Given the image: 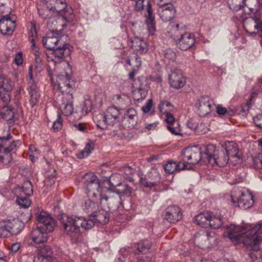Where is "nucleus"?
<instances>
[{
  "label": "nucleus",
  "mask_w": 262,
  "mask_h": 262,
  "mask_svg": "<svg viewBox=\"0 0 262 262\" xmlns=\"http://www.w3.org/2000/svg\"><path fill=\"white\" fill-rule=\"evenodd\" d=\"M147 16L146 20V24L147 29L150 35H154L156 31L155 15L153 14L151 4L149 1H147Z\"/></svg>",
  "instance_id": "25"
},
{
  "label": "nucleus",
  "mask_w": 262,
  "mask_h": 262,
  "mask_svg": "<svg viewBox=\"0 0 262 262\" xmlns=\"http://www.w3.org/2000/svg\"><path fill=\"white\" fill-rule=\"evenodd\" d=\"M204 156L206 158V161L212 166L216 165L220 167H224L229 160L228 156L223 149H216L213 144H209L207 146Z\"/></svg>",
  "instance_id": "7"
},
{
  "label": "nucleus",
  "mask_w": 262,
  "mask_h": 262,
  "mask_svg": "<svg viewBox=\"0 0 262 262\" xmlns=\"http://www.w3.org/2000/svg\"><path fill=\"white\" fill-rule=\"evenodd\" d=\"M164 115H165V120L167 123V125L172 124L174 123H176L177 125H178V122L176 121L175 118L171 113H168Z\"/></svg>",
  "instance_id": "51"
},
{
  "label": "nucleus",
  "mask_w": 262,
  "mask_h": 262,
  "mask_svg": "<svg viewBox=\"0 0 262 262\" xmlns=\"http://www.w3.org/2000/svg\"><path fill=\"white\" fill-rule=\"evenodd\" d=\"M57 82H58V88L62 92V96H63V94L69 91L72 93L73 89L70 84V76L69 75L67 74L58 76Z\"/></svg>",
  "instance_id": "23"
},
{
  "label": "nucleus",
  "mask_w": 262,
  "mask_h": 262,
  "mask_svg": "<svg viewBox=\"0 0 262 262\" xmlns=\"http://www.w3.org/2000/svg\"><path fill=\"white\" fill-rule=\"evenodd\" d=\"M168 80L170 86L176 89L182 88L186 84V78L180 70L172 71L168 76Z\"/></svg>",
  "instance_id": "14"
},
{
  "label": "nucleus",
  "mask_w": 262,
  "mask_h": 262,
  "mask_svg": "<svg viewBox=\"0 0 262 262\" xmlns=\"http://www.w3.org/2000/svg\"><path fill=\"white\" fill-rule=\"evenodd\" d=\"M150 247L151 244L147 240L141 241L137 245L138 252L142 254L146 253L149 251Z\"/></svg>",
  "instance_id": "35"
},
{
  "label": "nucleus",
  "mask_w": 262,
  "mask_h": 262,
  "mask_svg": "<svg viewBox=\"0 0 262 262\" xmlns=\"http://www.w3.org/2000/svg\"><path fill=\"white\" fill-rule=\"evenodd\" d=\"M55 176H49L45 180V183L48 186H52L55 182Z\"/></svg>",
  "instance_id": "56"
},
{
  "label": "nucleus",
  "mask_w": 262,
  "mask_h": 262,
  "mask_svg": "<svg viewBox=\"0 0 262 262\" xmlns=\"http://www.w3.org/2000/svg\"><path fill=\"white\" fill-rule=\"evenodd\" d=\"M74 126L75 127V128L76 129H77V130H78L80 132H84L85 129V128L84 126V125L81 124H74Z\"/></svg>",
  "instance_id": "63"
},
{
  "label": "nucleus",
  "mask_w": 262,
  "mask_h": 262,
  "mask_svg": "<svg viewBox=\"0 0 262 262\" xmlns=\"http://www.w3.org/2000/svg\"><path fill=\"white\" fill-rule=\"evenodd\" d=\"M156 126H157V124L155 123H150V124H146L145 126V127L148 130H151V129L155 128L156 127Z\"/></svg>",
  "instance_id": "64"
},
{
  "label": "nucleus",
  "mask_w": 262,
  "mask_h": 262,
  "mask_svg": "<svg viewBox=\"0 0 262 262\" xmlns=\"http://www.w3.org/2000/svg\"><path fill=\"white\" fill-rule=\"evenodd\" d=\"M216 112L219 115H224L227 113V111L225 107L219 105L216 107Z\"/></svg>",
  "instance_id": "59"
},
{
  "label": "nucleus",
  "mask_w": 262,
  "mask_h": 262,
  "mask_svg": "<svg viewBox=\"0 0 262 262\" xmlns=\"http://www.w3.org/2000/svg\"><path fill=\"white\" fill-rule=\"evenodd\" d=\"M140 182L143 187L147 188H152L156 185V181H150L145 177H142Z\"/></svg>",
  "instance_id": "46"
},
{
  "label": "nucleus",
  "mask_w": 262,
  "mask_h": 262,
  "mask_svg": "<svg viewBox=\"0 0 262 262\" xmlns=\"http://www.w3.org/2000/svg\"><path fill=\"white\" fill-rule=\"evenodd\" d=\"M57 117V119L53 122V128L55 130H58L61 128L62 125V121L59 114H58Z\"/></svg>",
  "instance_id": "48"
},
{
  "label": "nucleus",
  "mask_w": 262,
  "mask_h": 262,
  "mask_svg": "<svg viewBox=\"0 0 262 262\" xmlns=\"http://www.w3.org/2000/svg\"><path fill=\"white\" fill-rule=\"evenodd\" d=\"M23 61L22 53L21 52L17 53L15 56L14 59V62L17 66H20L22 64Z\"/></svg>",
  "instance_id": "55"
},
{
  "label": "nucleus",
  "mask_w": 262,
  "mask_h": 262,
  "mask_svg": "<svg viewBox=\"0 0 262 262\" xmlns=\"http://www.w3.org/2000/svg\"><path fill=\"white\" fill-rule=\"evenodd\" d=\"M152 106V99H149L147 102L143 105L142 110L144 113L146 114L148 113L151 109Z\"/></svg>",
  "instance_id": "52"
},
{
  "label": "nucleus",
  "mask_w": 262,
  "mask_h": 262,
  "mask_svg": "<svg viewBox=\"0 0 262 262\" xmlns=\"http://www.w3.org/2000/svg\"><path fill=\"white\" fill-rule=\"evenodd\" d=\"M137 116L136 111L134 108L128 110L124 115L122 123L124 128H133L137 124Z\"/></svg>",
  "instance_id": "21"
},
{
  "label": "nucleus",
  "mask_w": 262,
  "mask_h": 262,
  "mask_svg": "<svg viewBox=\"0 0 262 262\" xmlns=\"http://www.w3.org/2000/svg\"><path fill=\"white\" fill-rule=\"evenodd\" d=\"M187 164H188V163L187 162H184L183 160L182 162H179L178 163H176L177 171L189 169V168L187 167Z\"/></svg>",
  "instance_id": "53"
},
{
  "label": "nucleus",
  "mask_w": 262,
  "mask_h": 262,
  "mask_svg": "<svg viewBox=\"0 0 262 262\" xmlns=\"http://www.w3.org/2000/svg\"><path fill=\"white\" fill-rule=\"evenodd\" d=\"M229 230L228 237L232 242L235 244L242 242L247 247L251 248L253 251L259 250V245L262 241V230Z\"/></svg>",
  "instance_id": "3"
},
{
  "label": "nucleus",
  "mask_w": 262,
  "mask_h": 262,
  "mask_svg": "<svg viewBox=\"0 0 262 262\" xmlns=\"http://www.w3.org/2000/svg\"><path fill=\"white\" fill-rule=\"evenodd\" d=\"M120 120V113L118 108L115 106L109 107L104 117V121L108 125L113 126Z\"/></svg>",
  "instance_id": "17"
},
{
  "label": "nucleus",
  "mask_w": 262,
  "mask_h": 262,
  "mask_svg": "<svg viewBox=\"0 0 262 262\" xmlns=\"http://www.w3.org/2000/svg\"><path fill=\"white\" fill-rule=\"evenodd\" d=\"M159 110L163 114L171 113L174 110L173 106L167 101H161L159 104Z\"/></svg>",
  "instance_id": "34"
},
{
  "label": "nucleus",
  "mask_w": 262,
  "mask_h": 262,
  "mask_svg": "<svg viewBox=\"0 0 262 262\" xmlns=\"http://www.w3.org/2000/svg\"><path fill=\"white\" fill-rule=\"evenodd\" d=\"M158 11L160 18L164 21H168L173 19L176 15V9L171 3L165 2L159 3Z\"/></svg>",
  "instance_id": "13"
},
{
  "label": "nucleus",
  "mask_w": 262,
  "mask_h": 262,
  "mask_svg": "<svg viewBox=\"0 0 262 262\" xmlns=\"http://www.w3.org/2000/svg\"><path fill=\"white\" fill-rule=\"evenodd\" d=\"M182 218L180 208L177 205L169 206L166 209L165 219L171 223H176Z\"/></svg>",
  "instance_id": "18"
},
{
  "label": "nucleus",
  "mask_w": 262,
  "mask_h": 262,
  "mask_svg": "<svg viewBox=\"0 0 262 262\" xmlns=\"http://www.w3.org/2000/svg\"><path fill=\"white\" fill-rule=\"evenodd\" d=\"M133 98L137 101H140L143 100L147 94V90L143 88H139L135 89L133 91Z\"/></svg>",
  "instance_id": "33"
},
{
  "label": "nucleus",
  "mask_w": 262,
  "mask_h": 262,
  "mask_svg": "<svg viewBox=\"0 0 262 262\" xmlns=\"http://www.w3.org/2000/svg\"><path fill=\"white\" fill-rule=\"evenodd\" d=\"M195 36L193 34L186 32L181 35L177 40V43L180 49L186 51L191 48L195 43Z\"/></svg>",
  "instance_id": "16"
},
{
  "label": "nucleus",
  "mask_w": 262,
  "mask_h": 262,
  "mask_svg": "<svg viewBox=\"0 0 262 262\" xmlns=\"http://www.w3.org/2000/svg\"><path fill=\"white\" fill-rule=\"evenodd\" d=\"M32 71L33 66L30 65L29 68L27 81L28 84L29 94L30 97V102L32 106H33L37 103L40 97V94L38 92L36 84L33 79Z\"/></svg>",
  "instance_id": "12"
},
{
  "label": "nucleus",
  "mask_w": 262,
  "mask_h": 262,
  "mask_svg": "<svg viewBox=\"0 0 262 262\" xmlns=\"http://www.w3.org/2000/svg\"><path fill=\"white\" fill-rule=\"evenodd\" d=\"M115 178L119 179V174H113L111 179L108 181V186L106 187L108 191L113 192H116L121 196H129L132 192V188L126 184L119 182L115 183L112 182Z\"/></svg>",
  "instance_id": "10"
},
{
  "label": "nucleus",
  "mask_w": 262,
  "mask_h": 262,
  "mask_svg": "<svg viewBox=\"0 0 262 262\" xmlns=\"http://www.w3.org/2000/svg\"><path fill=\"white\" fill-rule=\"evenodd\" d=\"M37 220L46 226V229H53L56 226L55 220L46 211H41L37 216Z\"/></svg>",
  "instance_id": "22"
},
{
  "label": "nucleus",
  "mask_w": 262,
  "mask_h": 262,
  "mask_svg": "<svg viewBox=\"0 0 262 262\" xmlns=\"http://www.w3.org/2000/svg\"><path fill=\"white\" fill-rule=\"evenodd\" d=\"M67 39V36H58L54 31L42 38L43 46L48 50H53L52 60L54 62H60L66 57L70 55L73 47L66 42Z\"/></svg>",
  "instance_id": "2"
},
{
  "label": "nucleus",
  "mask_w": 262,
  "mask_h": 262,
  "mask_svg": "<svg viewBox=\"0 0 262 262\" xmlns=\"http://www.w3.org/2000/svg\"><path fill=\"white\" fill-rule=\"evenodd\" d=\"M94 216H96L97 220L102 224H106L109 221V216L106 212H100L97 214H94Z\"/></svg>",
  "instance_id": "44"
},
{
  "label": "nucleus",
  "mask_w": 262,
  "mask_h": 262,
  "mask_svg": "<svg viewBox=\"0 0 262 262\" xmlns=\"http://www.w3.org/2000/svg\"><path fill=\"white\" fill-rule=\"evenodd\" d=\"M73 95L70 91L63 94V96L62 97L60 108L64 115L69 116L73 112Z\"/></svg>",
  "instance_id": "20"
},
{
  "label": "nucleus",
  "mask_w": 262,
  "mask_h": 262,
  "mask_svg": "<svg viewBox=\"0 0 262 262\" xmlns=\"http://www.w3.org/2000/svg\"><path fill=\"white\" fill-rule=\"evenodd\" d=\"M134 169L130 166H126L123 167V171L124 173V176H127L130 175L134 172Z\"/></svg>",
  "instance_id": "61"
},
{
  "label": "nucleus",
  "mask_w": 262,
  "mask_h": 262,
  "mask_svg": "<svg viewBox=\"0 0 262 262\" xmlns=\"http://www.w3.org/2000/svg\"><path fill=\"white\" fill-rule=\"evenodd\" d=\"M187 126L193 130H196L198 127V124L193 122L192 120H189L187 123Z\"/></svg>",
  "instance_id": "60"
},
{
  "label": "nucleus",
  "mask_w": 262,
  "mask_h": 262,
  "mask_svg": "<svg viewBox=\"0 0 262 262\" xmlns=\"http://www.w3.org/2000/svg\"><path fill=\"white\" fill-rule=\"evenodd\" d=\"M67 5L63 0H56L54 6L51 7L50 10L60 14L67 21H71L74 18L72 10L67 8Z\"/></svg>",
  "instance_id": "11"
},
{
  "label": "nucleus",
  "mask_w": 262,
  "mask_h": 262,
  "mask_svg": "<svg viewBox=\"0 0 262 262\" xmlns=\"http://www.w3.org/2000/svg\"><path fill=\"white\" fill-rule=\"evenodd\" d=\"M16 202L20 207L24 208L29 207L31 204V201L28 196L17 197Z\"/></svg>",
  "instance_id": "39"
},
{
  "label": "nucleus",
  "mask_w": 262,
  "mask_h": 262,
  "mask_svg": "<svg viewBox=\"0 0 262 262\" xmlns=\"http://www.w3.org/2000/svg\"><path fill=\"white\" fill-rule=\"evenodd\" d=\"M59 220L64 229L68 228L72 229L73 227L74 229H79L80 228L83 229H91L95 225V222L91 219L86 220L83 217H70L64 213L59 217Z\"/></svg>",
  "instance_id": "6"
},
{
  "label": "nucleus",
  "mask_w": 262,
  "mask_h": 262,
  "mask_svg": "<svg viewBox=\"0 0 262 262\" xmlns=\"http://www.w3.org/2000/svg\"><path fill=\"white\" fill-rule=\"evenodd\" d=\"M19 189L26 196H30L33 194V187L30 181L24 182L23 186Z\"/></svg>",
  "instance_id": "38"
},
{
  "label": "nucleus",
  "mask_w": 262,
  "mask_h": 262,
  "mask_svg": "<svg viewBox=\"0 0 262 262\" xmlns=\"http://www.w3.org/2000/svg\"><path fill=\"white\" fill-rule=\"evenodd\" d=\"M179 123L178 125L176 123L167 125V128L168 130L173 135H178L179 134L180 128L179 127Z\"/></svg>",
  "instance_id": "47"
},
{
  "label": "nucleus",
  "mask_w": 262,
  "mask_h": 262,
  "mask_svg": "<svg viewBox=\"0 0 262 262\" xmlns=\"http://www.w3.org/2000/svg\"><path fill=\"white\" fill-rule=\"evenodd\" d=\"M52 254V250L48 245L38 246L37 248V255L34 257L35 259L40 260V261L50 259Z\"/></svg>",
  "instance_id": "26"
},
{
  "label": "nucleus",
  "mask_w": 262,
  "mask_h": 262,
  "mask_svg": "<svg viewBox=\"0 0 262 262\" xmlns=\"http://www.w3.org/2000/svg\"><path fill=\"white\" fill-rule=\"evenodd\" d=\"M96 205L92 201L89 200L85 201L84 209L88 212L92 211L95 208Z\"/></svg>",
  "instance_id": "50"
},
{
  "label": "nucleus",
  "mask_w": 262,
  "mask_h": 262,
  "mask_svg": "<svg viewBox=\"0 0 262 262\" xmlns=\"http://www.w3.org/2000/svg\"><path fill=\"white\" fill-rule=\"evenodd\" d=\"M130 47L136 54L146 53L148 50L147 42L143 37H135L130 40Z\"/></svg>",
  "instance_id": "19"
},
{
  "label": "nucleus",
  "mask_w": 262,
  "mask_h": 262,
  "mask_svg": "<svg viewBox=\"0 0 262 262\" xmlns=\"http://www.w3.org/2000/svg\"><path fill=\"white\" fill-rule=\"evenodd\" d=\"M231 200L233 203H236L238 207L242 209L251 208L253 204V196L247 189L234 188L231 193Z\"/></svg>",
  "instance_id": "8"
},
{
  "label": "nucleus",
  "mask_w": 262,
  "mask_h": 262,
  "mask_svg": "<svg viewBox=\"0 0 262 262\" xmlns=\"http://www.w3.org/2000/svg\"><path fill=\"white\" fill-rule=\"evenodd\" d=\"M163 55L166 59L169 61H173L176 58V53L174 52L171 49H167L164 51Z\"/></svg>",
  "instance_id": "45"
},
{
  "label": "nucleus",
  "mask_w": 262,
  "mask_h": 262,
  "mask_svg": "<svg viewBox=\"0 0 262 262\" xmlns=\"http://www.w3.org/2000/svg\"><path fill=\"white\" fill-rule=\"evenodd\" d=\"M195 223L202 228L217 229L224 224L223 216L219 211H205L195 216Z\"/></svg>",
  "instance_id": "4"
},
{
  "label": "nucleus",
  "mask_w": 262,
  "mask_h": 262,
  "mask_svg": "<svg viewBox=\"0 0 262 262\" xmlns=\"http://www.w3.org/2000/svg\"><path fill=\"white\" fill-rule=\"evenodd\" d=\"M92 103L89 99H85L81 105V114L83 115H86L89 112H91Z\"/></svg>",
  "instance_id": "41"
},
{
  "label": "nucleus",
  "mask_w": 262,
  "mask_h": 262,
  "mask_svg": "<svg viewBox=\"0 0 262 262\" xmlns=\"http://www.w3.org/2000/svg\"><path fill=\"white\" fill-rule=\"evenodd\" d=\"M14 85L13 82L7 78L0 76V91L10 92L13 89Z\"/></svg>",
  "instance_id": "32"
},
{
  "label": "nucleus",
  "mask_w": 262,
  "mask_h": 262,
  "mask_svg": "<svg viewBox=\"0 0 262 262\" xmlns=\"http://www.w3.org/2000/svg\"><path fill=\"white\" fill-rule=\"evenodd\" d=\"M247 165L256 169H262V156L258 157L250 156L247 158Z\"/></svg>",
  "instance_id": "31"
},
{
  "label": "nucleus",
  "mask_w": 262,
  "mask_h": 262,
  "mask_svg": "<svg viewBox=\"0 0 262 262\" xmlns=\"http://www.w3.org/2000/svg\"><path fill=\"white\" fill-rule=\"evenodd\" d=\"M164 169L166 172L172 173L177 171L176 162L169 161L164 165Z\"/></svg>",
  "instance_id": "42"
},
{
  "label": "nucleus",
  "mask_w": 262,
  "mask_h": 262,
  "mask_svg": "<svg viewBox=\"0 0 262 262\" xmlns=\"http://www.w3.org/2000/svg\"><path fill=\"white\" fill-rule=\"evenodd\" d=\"M82 182L87 190V194L89 197H100V200H107L108 198L102 194L101 181L92 172L85 173L82 179Z\"/></svg>",
  "instance_id": "5"
},
{
  "label": "nucleus",
  "mask_w": 262,
  "mask_h": 262,
  "mask_svg": "<svg viewBox=\"0 0 262 262\" xmlns=\"http://www.w3.org/2000/svg\"><path fill=\"white\" fill-rule=\"evenodd\" d=\"M257 259V256L254 252H250L247 257V262H254Z\"/></svg>",
  "instance_id": "58"
},
{
  "label": "nucleus",
  "mask_w": 262,
  "mask_h": 262,
  "mask_svg": "<svg viewBox=\"0 0 262 262\" xmlns=\"http://www.w3.org/2000/svg\"><path fill=\"white\" fill-rule=\"evenodd\" d=\"M94 148L93 143L91 141L88 142L84 148L78 154V158L83 159L87 157L94 149Z\"/></svg>",
  "instance_id": "36"
},
{
  "label": "nucleus",
  "mask_w": 262,
  "mask_h": 262,
  "mask_svg": "<svg viewBox=\"0 0 262 262\" xmlns=\"http://www.w3.org/2000/svg\"><path fill=\"white\" fill-rule=\"evenodd\" d=\"M1 114L3 118L6 120H10L14 117V112L12 110L9 109L7 106L3 107Z\"/></svg>",
  "instance_id": "40"
},
{
  "label": "nucleus",
  "mask_w": 262,
  "mask_h": 262,
  "mask_svg": "<svg viewBox=\"0 0 262 262\" xmlns=\"http://www.w3.org/2000/svg\"><path fill=\"white\" fill-rule=\"evenodd\" d=\"M224 228L225 229H262V221L255 224H243L241 226H236L234 224L227 225Z\"/></svg>",
  "instance_id": "29"
},
{
  "label": "nucleus",
  "mask_w": 262,
  "mask_h": 262,
  "mask_svg": "<svg viewBox=\"0 0 262 262\" xmlns=\"http://www.w3.org/2000/svg\"><path fill=\"white\" fill-rule=\"evenodd\" d=\"M20 247V244L18 243H13L11 247V250L13 252H16Z\"/></svg>",
  "instance_id": "62"
},
{
  "label": "nucleus",
  "mask_w": 262,
  "mask_h": 262,
  "mask_svg": "<svg viewBox=\"0 0 262 262\" xmlns=\"http://www.w3.org/2000/svg\"><path fill=\"white\" fill-rule=\"evenodd\" d=\"M255 124L259 128H262V114H259L253 118Z\"/></svg>",
  "instance_id": "54"
},
{
  "label": "nucleus",
  "mask_w": 262,
  "mask_h": 262,
  "mask_svg": "<svg viewBox=\"0 0 262 262\" xmlns=\"http://www.w3.org/2000/svg\"><path fill=\"white\" fill-rule=\"evenodd\" d=\"M196 105L198 107L199 114L200 116H205L211 111V104L208 100H206L204 98L200 99Z\"/></svg>",
  "instance_id": "27"
},
{
  "label": "nucleus",
  "mask_w": 262,
  "mask_h": 262,
  "mask_svg": "<svg viewBox=\"0 0 262 262\" xmlns=\"http://www.w3.org/2000/svg\"><path fill=\"white\" fill-rule=\"evenodd\" d=\"M15 28V21L8 16L0 15V33L3 35H11Z\"/></svg>",
  "instance_id": "15"
},
{
  "label": "nucleus",
  "mask_w": 262,
  "mask_h": 262,
  "mask_svg": "<svg viewBox=\"0 0 262 262\" xmlns=\"http://www.w3.org/2000/svg\"><path fill=\"white\" fill-rule=\"evenodd\" d=\"M16 223V220L14 219H5L0 221V229H11L13 228H15V224Z\"/></svg>",
  "instance_id": "37"
},
{
  "label": "nucleus",
  "mask_w": 262,
  "mask_h": 262,
  "mask_svg": "<svg viewBox=\"0 0 262 262\" xmlns=\"http://www.w3.org/2000/svg\"><path fill=\"white\" fill-rule=\"evenodd\" d=\"M19 233V231L14 232V230H0V237L5 238L10 236L11 235H17Z\"/></svg>",
  "instance_id": "49"
},
{
  "label": "nucleus",
  "mask_w": 262,
  "mask_h": 262,
  "mask_svg": "<svg viewBox=\"0 0 262 262\" xmlns=\"http://www.w3.org/2000/svg\"><path fill=\"white\" fill-rule=\"evenodd\" d=\"M0 100L3 103L0 104L2 107L7 106L10 101V97L8 92L4 93L0 91Z\"/></svg>",
  "instance_id": "43"
},
{
  "label": "nucleus",
  "mask_w": 262,
  "mask_h": 262,
  "mask_svg": "<svg viewBox=\"0 0 262 262\" xmlns=\"http://www.w3.org/2000/svg\"><path fill=\"white\" fill-rule=\"evenodd\" d=\"M228 7L233 12L241 13L244 7V0H227Z\"/></svg>",
  "instance_id": "30"
},
{
  "label": "nucleus",
  "mask_w": 262,
  "mask_h": 262,
  "mask_svg": "<svg viewBox=\"0 0 262 262\" xmlns=\"http://www.w3.org/2000/svg\"><path fill=\"white\" fill-rule=\"evenodd\" d=\"M225 152L228 156L229 158H235L238 159H240L239 156L238 155V149L237 145L233 141L226 142L225 143Z\"/></svg>",
  "instance_id": "28"
},
{
  "label": "nucleus",
  "mask_w": 262,
  "mask_h": 262,
  "mask_svg": "<svg viewBox=\"0 0 262 262\" xmlns=\"http://www.w3.org/2000/svg\"><path fill=\"white\" fill-rule=\"evenodd\" d=\"M182 155L184 162H187L189 164H196L201 159L206 162L204 153L202 154L201 148L198 146L186 148L183 151Z\"/></svg>",
  "instance_id": "9"
},
{
  "label": "nucleus",
  "mask_w": 262,
  "mask_h": 262,
  "mask_svg": "<svg viewBox=\"0 0 262 262\" xmlns=\"http://www.w3.org/2000/svg\"><path fill=\"white\" fill-rule=\"evenodd\" d=\"M235 16L243 23L247 33L258 34L261 37L260 43L262 46V6L259 0H244L242 12Z\"/></svg>",
  "instance_id": "1"
},
{
  "label": "nucleus",
  "mask_w": 262,
  "mask_h": 262,
  "mask_svg": "<svg viewBox=\"0 0 262 262\" xmlns=\"http://www.w3.org/2000/svg\"><path fill=\"white\" fill-rule=\"evenodd\" d=\"M53 230H32L31 233V238L37 244L46 242L48 239V233Z\"/></svg>",
  "instance_id": "24"
},
{
  "label": "nucleus",
  "mask_w": 262,
  "mask_h": 262,
  "mask_svg": "<svg viewBox=\"0 0 262 262\" xmlns=\"http://www.w3.org/2000/svg\"><path fill=\"white\" fill-rule=\"evenodd\" d=\"M16 146V142L13 141L10 145L4 148V152L6 154L10 153Z\"/></svg>",
  "instance_id": "57"
}]
</instances>
